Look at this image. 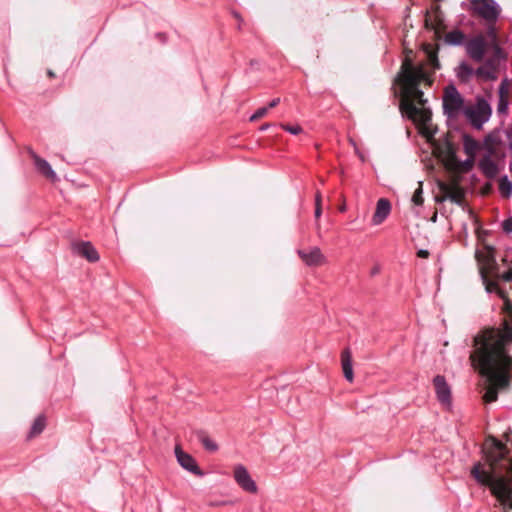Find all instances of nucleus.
<instances>
[{"instance_id": "nucleus-12", "label": "nucleus", "mask_w": 512, "mask_h": 512, "mask_svg": "<svg viewBox=\"0 0 512 512\" xmlns=\"http://www.w3.org/2000/svg\"><path fill=\"white\" fill-rule=\"evenodd\" d=\"M503 53L500 55L492 56L486 59V62L480 66L475 75L482 80H496L500 59L503 58Z\"/></svg>"}, {"instance_id": "nucleus-38", "label": "nucleus", "mask_w": 512, "mask_h": 512, "mask_svg": "<svg viewBox=\"0 0 512 512\" xmlns=\"http://www.w3.org/2000/svg\"><path fill=\"white\" fill-rule=\"evenodd\" d=\"M156 37L162 43H164L166 41V34L159 33V34H156Z\"/></svg>"}, {"instance_id": "nucleus-16", "label": "nucleus", "mask_w": 512, "mask_h": 512, "mask_svg": "<svg viewBox=\"0 0 512 512\" xmlns=\"http://www.w3.org/2000/svg\"><path fill=\"white\" fill-rule=\"evenodd\" d=\"M29 155L34 161L36 170L45 178L55 182L58 180L56 173L51 168L50 164L43 158H41L33 149L29 148Z\"/></svg>"}, {"instance_id": "nucleus-43", "label": "nucleus", "mask_w": 512, "mask_h": 512, "mask_svg": "<svg viewBox=\"0 0 512 512\" xmlns=\"http://www.w3.org/2000/svg\"><path fill=\"white\" fill-rule=\"evenodd\" d=\"M511 171H512V168H511Z\"/></svg>"}, {"instance_id": "nucleus-35", "label": "nucleus", "mask_w": 512, "mask_h": 512, "mask_svg": "<svg viewBox=\"0 0 512 512\" xmlns=\"http://www.w3.org/2000/svg\"><path fill=\"white\" fill-rule=\"evenodd\" d=\"M280 103V98H274L272 99L266 107H269V109L275 108Z\"/></svg>"}, {"instance_id": "nucleus-23", "label": "nucleus", "mask_w": 512, "mask_h": 512, "mask_svg": "<svg viewBox=\"0 0 512 512\" xmlns=\"http://www.w3.org/2000/svg\"><path fill=\"white\" fill-rule=\"evenodd\" d=\"M474 164V157H469L466 161L461 162L457 159V163L455 165H448V169L454 172H468Z\"/></svg>"}, {"instance_id": "nucleus-22", "label": "nucleus", "mask_w": 512, "mask_h": 512, "mask_svg": "<svg viewBox=\"0 0 512 512\" xmlns=\"http://www.w3.org/2000/svg\"><path fill=\"white\" fill-rule=\"evenodd\" d=\"M474 74V69L466 62H462L457 68V77L464 83L468 82Z\"/></svg>"}, {"instance_id": "nucleus-11", "label": "nucleus", "mask_w": 512, "mask_h": 512, "mask_svg": "<svg viewBox=\"0 0 512 512\" xmlns=\"http://www.w3.org/2000/svg\"><path fill=\"white\" fill-rule=\"evenodd\" d=\"M425 26L427 29L433 30V32H445L446 25L444 19V13L438 4L434 5L425 16Z\"/></svg>"}, {"instance_id": "nucleus-9", "label": "nucleus", "mask_w": 512, "mask_h": 512, "mask_svg": "<svg viewBox=\"0 0 512 512\" xmlns=\"http://www.w3.org/2000/svg\"><path fill=\"white\" fill-rule=\"evenodd\" d=\"M438 188L442 195L436 197V201L443 202L446 199H450L452 202L462 205L465 200V191L459 185L457 180H453L450 183L443 181L438 182Z\"/></svg>"}, {"instance_id": "nucleus-41", "label": "nucleus", "mask_w": 512, "mask_h": 512, "mask_svg": "<svg viewBox=\"0 0 512 512\" xmlns=\"http://www.w3.org/2000/svg\"><path fill=\"white\" fill-rule=\"evenodd\" d=\"M390 208H391V205H390V203L386 200V215L389 213Z\"/></svg>"}, {"instance_id": "nucleus-5", "label": "nucleus", "mask_w": 512, "mask_h": 512, "mask_svg": "<svg viewBox=\"0 0 512 512\" xmlns=\"http://www.w3.org/2000/svg\"><path fill=\"white\" fill-rule=\"evenodd\" d=\"M435 35V43H424L423 50L427 56L429 64L432 66L433 70L440 68V63L437 57L438 50L441 45H459L465 39V34H434Z\"/></svg>"}, {"instance_id": "nucleus-20", "label": "nucleus", "mask_w": 512, "mask_h": 512, "mask_svg": "<svg viewBox=\"0 0 512 512\" xmlns=\"http://www.w3.org/2000/svg\"><path fill=\"white\" fill-rule=\"evenodd\" d=\"M47 425V418L44 414H39L33 421L29 432L26 435V440L30 441L33 438L39 436Z\"/></svg>"}, {"instance_id": "nucleus-24", "label": "nucleus", "mask_w": 512, "mask_h": 512, "mask_svg": "<svg viewBox=\"0 0 512 512\" xmlns=\"http://www.w3.org/2000/svg\"><path fill=\"white\" fill-rule=\"evenodd\" d=\"M384 221V197H381L377 201L376 210L372 217L371 224L379 225Z\"/></svg>"}, {"instance_id": "nucleus-34", "label": "nucleus", "mask_w": 512, "mask_h": 512, "mask_svg": "<svg viewBox=\"0 0 512 512\" xmlns=\"http://www.w3.org/2000/svg\"><path fill=\"white\" fill-rule=\"evenodd\" d=\"M233 16L237 20V28L239 30L244 29V27L242 26L243 19H242L241 15L238 12H233Z\"/></svg>"}, {"instance_id": "nucleus-3", "label": "nucleus", "mask_w": 512, "mask_h": 512, "mask_svg": "<svg viewBox=\"0 0 512 512\" xmlns=\"http://www.w3.org/2000/svg\"><path fill=\"white\" fill-rule=\"evenodd\" d=\"M479 261L484 263L482 269V278L488 292H496L500 298L504 300L503 313L504 317L499 327H494L500 334L506 332V327H512V303L508 298L507 291L499 285V281L510 282L512 280V267L506 272L501 273L494 258V250L488 248L485 255L476 253Z\"/></svg>"}, {"instance_id": "nucleus-30", "label": "nucleus", "mask_w": 512, "mask_h": 512, "mask_svg": "<svg viewBox=\"0 0 512 512\" xmlns=\"http://www.w3.org/2000/svg\"><path fill=\"white\" fill-rule=\"evenodd\" d=\"M268 111H269V107H266V106L265 107H260L250 116L249 120L251 122H255V121L263 118L264 116H266Z\"/></svg>"}, {"instance_id": "nucleus-25", "label": "nucleus", "mask_w": 512, "mask_h": 512, "mask_svg": "<svg viewBox=\"0 0 512 512\" xmlns=\"http://www.w3.org/2000/svg\"><path fill=\"white\" fill-rule=\"evenodd\" d=\"M464 150L465 153L469 157H474L477 149L479 148V144L476 140H474L469 135H464Z\"/></svg>"}, {"instance_id": "nucleus-42", "label": "nucleus", "mask_w": 512, "mask_h": 512, "mask_svg": "<svg viewBox=\"0 0 512 512\" xmlns=\"http://www.w3.org/2000/svg\"><path fill=\"white\" fill-rule=\"evenodd\" d=\"M339 211L342 212V213L345 212L346 211V205L345 204L341 205L339 207Z\"/></svg>"}, {"instance_id": "nucleus-1", "label": "nucleus", "mask_w": 512, "mask_h": 512, "mask_svg": "<svg viewBox=\"0 0 512 512\" xmlns=\"http://www.w3.org/2000/svg\"><path fill=\"white\" fill-rule=\"evenodd\" d=\"M433 82L432 75L423 66L413 65L412 60L406 56L392 89L395 97L399 99L401 114L413 122L419 133L433 145L435 155L448 167L457 163L456 147L449 134L442 139H434L436 129L431 124L432 111L422 90L431 87Z\"/></svg>"}, {"instance_id": "nucleus-29", "label": "nucleus", "mask_w": 512, "mask_h": 512, "mask_svg": "<svg viewBox=\"0 0 512 512\" xmlns=\"http://www.w3.org/2000/svg\"><path fill=\"white\" fill-rule=\"evenodd\" d=\"M423 190H422V182H419L418 188L414 191L412 201L415 205H422L424 202L423 196H422Z\"/></svg>"}, {"instance_id": "nucleus-44", "label": "nucleus", "mask_w": 512, "mask_h": 512, "mask_svg": "<svg viewBox=\"0 0 512 512\" xmlns=\"http://www.w3.org/2000/svg\"><path fill=\"white\" fill-rule=\"evenodd\" d=\"M511 171H512V168H511Z\"/></svg>"}, {"instance_id": "nucleus-40", "label": "nucleus", "mask_w": 512, "mask_h": 512, "mask_svg": "<svg viewBox=\"0 0 512 512\" xmlns=\"http://www.w3.org/2000/svg\"><path fill=\"white\" fill-rule=\"evenodd\" d=\"M47 76H48L49 78H54V77H55V73H54L52 70L48 69V70H47Z\"/></svg>"}, {"instance_id": "nucleus-10", "label": "nucleus", "mask_w": 512, "mask_h": 512, "mask_svg": "<svg viewBox=\"0 0 512 512\" xmlns=\"http://www.w3.org/2000/svg\"><path fill=\"white\" fill-rule=\"evenodd\" d=\"M485 149L487 150V154L479 161V167L487 178L492 179L499 173V168L492 158L496 154V147L491 143L489 138L485 141Z\"/></svg>"}, {"instance_id": "nucleus-2", "label": "nucleus", "mask_w": 512, "mask_h": 512, "mask_svg": "<svg viewBox=\"0 0 512 512\" xmlns=\"http://www.w3.org/2000/svg\"><path fill=\"white\" fill-rule=\"evenodd\" d=\"M489 470L482 463L471 469V475L488 486L493 496L507 509H512V458L508 447L493 436H488L482 447Z\"/></svg>"}, {"instance_id": "nucleus-37", "label": "nucleus", "mask_w": 512, "mask_h": 512, "mask_svg": "<svg viewBox=\"0 0 512 512\" xmlns=\"http://www.w3.org/2000/svg\"><path fill=\"white\" fill-rule=\"evenodd\" d=\"M417 255L420 258H428L429 252L427 250H419Z\"/></svg>"}, {"instance_id": "nucleus-13", "label": "nucleus", "mask_w": 512, "mask_h": 512, "mask_svg": "<svg viewBox=\"0 0 512 512\" xmlns=\"http://www.w3.org/2000/svg\"><path fill=\"white\" fill-rule=\"evenodd\" d=\"M234 478L236 483L246 492L255 494L258 487L255 481L251 478L248 470L243 465L239 464L234 469Z\"/></svg>"}, {"instance_id": "nucleus-4", "label": "nucleus", "mask_w": 512, "mask_h": 512, "mask_svg": "<svg viewBox=\"0 0 512 512\" xmlns=\"http://www.w3.org/2000/svg\"><path fill=\"white\" fill-rule=\"evenodd\" d=\"M497 34H476L466 42V51L475 62L502 54L496 38Z\"/></svg>"}, {"instance_id": "nucleus-18", "label": "nucleus", "mask_w": 512, "mask_h": 512, "mask_svg": "<svg viewBox=\"0 0 512 512\" xmlns=\"http://www.w3.org/2000/svg\"><path fill=\"white\" fill-rule=\"evenodd\" d=\"M433 384L438 400L443 404H448L451 399V391L444 376L437 375L433 380Z\"/></svg>"}, {"instance_id": "nucleus-28", "label": "nucleus", "mask_w": 512, "mask_h": 512, "mask_svg": "<svg viewBox=\"0 0 512 512\" xmlns=\"http://www.w3.org/2000/svg\"><path fill=\"white\" fill-rule=\"evenodd\" d=\"M510 84L507 79L503 80L499 87V99H509Z\"/></svg>"}, {"instance_id": "nucleus-21", "label": "nucleus", "mask_w": 512, "mask_h": 512, "mask_svg": "<svg viewBox=\"0 0 512 512\" xmlns=\"http://www.w3.org/2000/svg\"><path fill=\"white\" fill-rule=\"evenodd\" d=\"M194 434L196 436V438L201 442V444L203 445L204 449L210 453H215L218 451L219 449V446L218 444L213 441L209 435L207 434V432L203 429H199V430H196L194 431Z\"/></svg>"}, {"instance_id": "nucleus-27", "label": "nucleus", "mask_w": 512, "mask_h": 512, "mask_svg": "<svg viewBox=\"0 0 512 512\" xmlns=\"http://www.w3.org/2000/svg\"><path fill=\"white\" fill-rule=\"evenodd\" d=\"M499 190L504 197H509L512 192V183L506 176L499 180Z\"/></svg>"}, {"instance_id": "nucleus-14", "label": "nucleus", "mask_w": 512, "mask_h": 512, "mask_svg": "<svg viewBox=\"0 0 512 512\" xmlns=\"http://www.w3.org/2000/svg\"><path fill=\"white\" fill-rule=\"evenodd\" d=\"M175 456L180 466L185 470L191 472L196 476L204 475V472L198 466L195 458L192 455L184 452L179 445L175 446Z\"/></svg>"}, {"instance_id": "nucleus-36", "label": "nucleus", "mask_w": 512, "mask_h": 512, "mask_svg": "<svg viewBox=\"0 0 512 512\" xmlns=\"http://www.w3.org/2000/svg\"><path fill=\"white\" fill-rule=\"evenodd\" d=\"M381 272V265L380 264H376L374 265V267L371 269L370 271V275L371 276H375L377 274H379Z\"/></svg>"}, {"instance_id": "nucleus-6", "label": "nucleus", "mask_w": 512, "mask_h": 512, "mask_svg": "<svg viewBox=\"0 0 512 512\" xmlns=\"http://www.w3.org/2000/svg\"><path fill=\"white\" fill-rule=\"evenodd\" d=\"M467 104L455 86L449 85L445 88L443 94L444 114L448 118H457L460 114H464Z\"/></svg>"}, {"instance_id": "nucleus-15", "label": "nucleus", "mask_w": 512, "mask_h": 512, "mask_svg": "<svg viewBox=\"0 0 512 512\" xmlns=\"http://www.w3.org/2000/svg\"><path fill=\"white\" fill-rule=\"evenodd\" d=\"M297 254L300 259L309 267H317L326 262V258L322 254L319 247H313L309 251L298 249Z\"/></svg>"}, {"instance_id": "nucleus-7", "label": "nucleus", "mask_w": 512, "mask_h": 512, "mask_svg": "<svg viewBox=\"0 0 512 512\" xmlns=\"http://www.w3.org/2000/svg\"><path fill=\"white\" fill-rule=\"evenodd\" d=\"M470 3L473 11L490 26L488 32H496L497 29L493 25L501 12L499 5L494 0H470Z\"/></svg>"}, {"instance_id": "nucleus-31", "label": "nucleus", "mask_w": 512, "mask_h": 512, "mask_svg": "<svg viewBox=\"0 0 512 512\" xmlns=\"http://www.w3.org/2000/svg\"><path fill=\"white\" fill-rule=\"evenodd\" d=\"M283 130L286 132L292 134V135H298L302 133L303 129L300 125H290V124H281L280 125Z\"/></svg>"}, {"instance_id": "nucleus-33", "label": "nucleus", "mask_w": 512, "mask_h": 512, "mask_svg": "<svg viewBox=\"0 0 512 512\" xmlns=\"http://www.w3.org/2000/svg\"><path fill=\"white\" fill-rule=\"evenodd\" d=\"M503 229L505 232L510 233L512 232V218L506 219L503 222Z\"/></svg>"}, {"instance_id": "nucleus-26", "label": "nucleus", "mask_w": 512, "mask_h": 512, "mask_svg": "<svg viewBox=\"0 0 512 512\" xmlns=\"http://www.w3.org/2000/svg\"><path fill=\"white\" fill-rule=\"evenodd\" d=\"M321 215H322V195H321L320 191H317L315 193V211H314L317 232L320 231L319 219H320Z\"/></svg>"}, {"instance_id": "nucleus-32", "label": "nucleus", "mask_w": 512, "mask_h": 512, "mask_svg": "<svg viewBox=\"0 0 512 512\" xmlns=\"http://www.w3.org/2000/svg\"><path fill=\"white\" fill-rule=\"evenodd\" d=\"M508 106V99H499L498 111L505 112Z\"/></svg>"}, {"instance_id": "nucleus-19", "label": "nucleus", "mask_w": 512, "mask_h": 512, "mask_svg": "<svg viewBox=\"0 0 512 512\" xmlns=\"http://www.w3.org/2000/svg\"><path fill=\"white\" fill-rule=\"evenodd\" d=\"M341 366H342L344 378L349 383H352L354 380V372H353L352 351H351L350 347H345L341 352Z\"/></svg>"}, {"instance_id": "nucleus-45", "label": "nucleus", "mask_w": 512, "mask_h": 512, "mask_svg": "<svg viewBox=\"0 0 512 512\" xmlns=\"http://www.w3.org/2000/svg\"><path fill=\"white\" fill-rule=\"evenodd\" d=\"M511 171H512V168H511Z\"/></svg>"}, {"instance_id": "nucleus-39", "label": "nucleus", "mask_w": 512, "mask_h": 512, "mask_svg": "<svg viewBox=\"0 0 512 512\" xmlns=\"http://www.w3.org/2000/svg\"><path fill=\"white\" fill-rule=\"evenodd\" d=\"M272 124L271 123H264L262 124L260 127H259V130L260 131H265L267 130Z\"/></svg>"}, {"instance_id": "nucleus-17", "label": "nucleus", "mask_w": 512, "mask_h": 512, "mask_svg": "<svg viewBox=\"0 0 512 512\" xmlns=\"http://www.w3.org/2000/svg\"><path fill=\"white\" fill-rule=\"evenodd\" d=\"M74 251L91 263L99 261L100 255L90 241H80L73 244Z\"/></svg>"}, {"instance_id": "nucleus-8", "label": "nucleus", "mask_w": 512, "mask_h": 512, "mask_svg": "<svg viewBox=\"0 0 512 512\" xmlns=\"http://www.w3.org/2000/svg\"><path fill=\"white\" fill-rule=\"evenodd\" d=\"M464 115L475 129L480 130L489 119L491 108L485 100L480 99L476 105L468 104Z\"/></svg>"}]
</instances>
